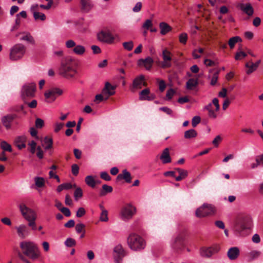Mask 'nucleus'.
Segmentation results:
<instances>
[{
    "label": "nucleus",
    "mask_w": 263,
    "mask_h": 263,
    "mask_svg": "<svg viewBox=\"0 0 263 263\" xmlns=\"http://www.w3.org/2000/svg\"><path fill=\"white\" fill-rule=\"evenodd\" d=\"M116 87L111 85L109 82H106L105 86L102 90V93L105 97V100H106L108 98L115 93V89Z\"/></svg>",
    "instance_id": "4468645a"
},
{
    "label": "nucleus",
    "mask_w": 263,
    "mask_h": 263,
    "mask_svg": "<svg viewBox=\"0 0 263 263\" xmlns=\"http://www.w3.org/2000/svg\"><path fill=\"white\" fill-rule=\"evenodd\" d=\"M153 25L152 22L151 20H146L145 22L143 24V28L148 30Z\"/></svg>",
    "instance_id": "13d9d810"
},
{
    "label": "nucleus",
    "mask_w": 263,
    "mask_h": 263,
    "mask_svg": "<svg viewBox=\"0 0 263 263\" xmlns=\"http://www.w3.org/2000/svg\"><path fill=\"white\" fill-rule=\"evenodd\" d=\"M220 249L219 245L215 244L210 247H202L200 248V255L206 258H210L213 255L217 254Z\"/></svg>",
    "instance_id": "423d86ee"
},
{
    "label": "nucleus",
    "mask_w": 263,
    "mask_h": 263,
    "mask_svg": "<svg viewBox=\"0 0 263 263\" xmlns=\"http://www.w3.org/2000/svg\"><path fill=\"white\" fill-rule=\"evenodd\" d=\"M171 52L166 49H165L162 51V58L163 60L167 62L168 61H170L172 59L171 56Z\"/></svg>",
    "instance_id": "79ce46f5"
},
{
    "label": "nucleus",
    "mask_w": 263,
    "mask_h": 263,
    "mask_svg": "<svg viewBox=\"0 0 263 263\" xmlns=\"http://www.w3.org/2000/svg\"><path fill=\"white\" fill-rule=\"evenodd\" d=\"M189 235V231L186 227L180 226L179 228L177 235L171 242V247L175 252L179 253L183 250Z\"/></svg>",
    "instance_id": "f257e3e1"
},
{
    "label": "nucleus",
    "mask_w": 263,
    "mask_h": 263,
    "mask_svg": "<svg viewBox=\"0 0 263 263\" xmlns=\"http://www.w3.org/2000/svg\"><path fill=\"white\" fill-rule=\"evenodd\" d=\"M218 72L217 70L214 71L213 72V74L211 82V84L212 85H214L216 83L217 78H218Z\"/></svg>",
    "instance_id": "864d4df0"
},
{
    "label": "nucleus",
    "mask_w": 263,
    "mask_h": 263,
    "mask_svg": "<svg viewBox=\"0 0 263 263\" xmlns=\"http://www.w3.org/2000/svg\"><path fill=\"white\" fill-rule=\"evenodd\" d=\"M187 75L190 77H192L189 79L186 84V89L188 90H193L195 89L198 85L199 75L196 74L193 76L190 72L187 73Z\"/></svg>",
    "instance_id": "dca6fc26"
},
{
    "label": "nucleus",
    "mask_w": 263,
    "mask_h": 263,
    "mask_svg": "<svg viewBox=\"0 0 263 263\" xmlns=\"http://www.w3.org/2000/svg\"><path fill=\"white\" fill-rule=\"evenodd\" d=\"M261 252L259 251L253 250L250 252L248 254V257L250 260L257 259L260 255Z\"/></svg>",
    "instance_id": "ea45409f"
},
{
    "label": "nucleus",
    "mask_w": 263,
    "mask_h": 263,
    "mask_svg": "<svg viewBox=\"0 0 263 263\" xmlns=\"http://www.w3.org/2000/svg\"><path fill=\"white\" fill-rule=\"evenodd\" d=\"M71 171L73 175L74 176H77L79 173V166L76 164H73L71 166Z\"/></svg>",
    "instance_id": "052dcab7"
},
{
    "label": "nucleus",
    "mask_w": 263,
    "mask_h": 263,
    "mask_svg": "<svg viewBox=\"0 0 263 263\" xmlns=\"http://www.w3.org/2000/svg\"><path fill=\"white\" fill-rule=\"evenodd\" d=\"M59 73L62 77L70 79L74 76L77 73V70L74 67H60Z\"/></svg>",
    "instance_id": "9b49d317"
},
{
    "label": "nucleus",
    "mask_w": 263,
    "mask_h": 263,
    "mask_svg": "<svg viewBox=\"0 0 263 263\" xmlns=\"http://www.w3.org/2000/svg\"><path fill=\"white\" fill-rule=\"evenodd\" d=\"M26 47L21 43L14 45L10 50L9 58L12 61L21 60L24 55Z\"/></svg>",
    "instance_id": "39448f33"
},
{
    "label": "nucleus",
    "mask_w": 263,
    "mask_h": 263,
    "mask_svg": "<svg viewBox=\"0 0 263 263\" xmlns=\"http://www.w3.org/2000/svg\"><path fill=\"white\" fill-rule=\"evenodd\" d=\"M201 121V118L199 116H195L192 119V125L195 127Z\"/></svg>",
    "instance_id": "6e6d98bb"
},
{
    "label": "nucleus",
    "mask_w": 263,
    "mask_h": 263,
    "mask_svg": "<svg viewBox=\"0 0 263 263\" xmlns=\"http://www.w3.org/2000/svg\"><path fill=\"white\" fill-rule=\"evenodd\" d=\"M81 9L83 12H88L92 8L91 0H80Z\"/></svg>",
    "instance_id": "5701e85b"
},
{
    "label": "nucleus",
    "mask_w": 263,
    "mask_h": 263,
    "mask_svg": "<svg viewBox=\"0 0 263 263\" xmlns=\"http://www.w3.org/2000/svg\"><path fill=\"white\" fill-rule=\"evenodd\" d=\"M175 171L176 173L177 172L179 174L178 176L175 177V180L177 181H180L187 176L188 172L186 170L181 169L180 168H176Z\"/></svg>",
    "instance_id": "cd10ccee"
},
{
    "label": "nucleus",
    "mask_w": 263,
    "mask_h": 263,
    "mask_svg": "<svg viewBox=\"0 0 263 263\" xmlns=\"http://www.w3.org/2000/svg\"><path fill=\"white\" fill-rule=\"evenodd\" d=\"M160 159L162 161V162L163 164H166L168 163H170L171 162L172 159L169 153V148H165L162 152Z\"/></svg>",
    "instance_id": "b1692460"
},
{
    "label": "nucleus",
    "mask_w": 263,
    "mask_h": 263,
    "mask_svg": "<svg viewBox=\"0 0 263 263\" xmlns=\"http://www.w3.org/2000/svg\"><path fill=\"white\" fill-rule=\"evenodd\" d=\"M64 244L67 247H72L76 245V241L72 238H68L65 241Z\"/></svg>",
    "instance_id": "37998d69"
},
{
    "label": "nucleus",
    "mask_w": 263,
    "mask_h": 263,
    "mask_svg": "<svg viewBox=\"0 0 263 263\" xmlns=\"http://www.w3.org/2000/svg\"><path fill=\"white\" fill-rule=\"evenodd\" d=\"M175 93V91L173 89H170L167 90L166 93V97L168 100H171L174 95Z\"/></svg>",
    "instance_id": "338daca9"
},
{
    "label": "nucleus",
    "mask_w": 263,
    "mask_h": 263,
    "mask_svg": "<svg viewBox=\"0 0 263 263\" xmlns=\"http://www.w3.org/2000/svg\"><path fill=\"white\" fill-rule=\"evenodd\" d=\"M36 219V217L33 218L31 219L27 220L28 221V227H30L32 230H36V226L35 223V220Z\"/></svg>",
    "instance_id": "8fccbe9b"
},
{
    "label": "nucleus",
    "mask_w": 263,
    "mask_h": 263,
    "mask_svg": "<svg viewBox=\"0 0 263 263\" xmlns=\"http://www.w3.org/2000/svg\"><path fill=\"white\" fill-rule=\"evenodd\" d=\"M153 60L152 58L148 57L145 59H140L138 61V66H146L149 65L151 66L153 63Z\"/></svg>",
    "instance_id": "72a5a7b5"
},
{
    "label": "nucleus",
    "mask_w": 263,
    "mask_h": 263,
    "mask_svg": "<svg viewBox=\"0 0 263 263\" xmlns=\"http://www.w3.org/2000/svg\"><path fill=\"white\" fill-rule=\"evenodd\" d=\"M20 248L23 251V253L32 259L38 258L41 255V252L37 246L31 241H22L20 243Z\"/></svg>",
    "instance_id": "7ed1b4c3"
},
{
    "label": "nucleus",
    "mask_w": 263,
    "mask_h": 263,
    "mask_svg": "<svg viewBox=\"0 0 263 263\" xmlns=\"http://www.w3.org/2000/svg\"><path fill=\"white\" fill-rule=\"evenodd\" d=\"M100 177L106 181L111 180V177L106 172H103L100 173Z\"/></svg>",
    "instance_id": "4d7b16f0"
},
{
    "label": "nucleus",
    "mask_w": 263,
    "mask_h": 263,
    "mask_svg": "<svg viewBox=\"0 0 263 263\" xmlns=\"http://www.w3.org/2000/svg\"><path fill=\"white\" fill-rule=\"evenodd\" d=\"M197 136V132L194 129H191L184 132V137L185 139H192Z\"/></svg>",
    "instance_id": "f704fd0d"
},
{
    "label": "nucleus",
    "mask_w": 263,
    "mask_h": 263,
    "mask_svg": "<svg viewBox=\"0 0 263 263\" xmlns=\"http://www.w3.org/2000/svg\"><path fill=\"white\" fill-rule=\"evenodd\" d=\"M60 211L66 217H69L71 215V212L69 209L67 208L64 207L60 209Z\"/></svg>",
    "instance_id": "e2e57ef3"
},
{
    "label": "nucleus",
    "mask_w": 263,
    "mask_h": 263,
    "mask_svg": "<svg viewBox=\"0 0 263 263\" xmlns=\"http://www.w3.org/2000/svg\"><path fill=\"white\" fill-rule=\"evenodd\" d=\"M15 229L18 236L21 238H25L30 235V231L28 227L25 224H22L16 227Z\"/></svg>",
    "instance_id": "f3484780"
},
{
    "label": "nucleus",
    "mask_w": 263,
    "mask_h": 263,
    "mask_svg": "<svg viewBox=\"0 0 263 263\" xmlns=\"http://www.w3.org/2000/svg\"><path fill=\"white\" fill-rule=\"evenodd\" d=\"M240 254V250L237 247L230 248L227 252V256L231 260L236 259Z\"/></svg>",
    "instance_id": "412c9836"
},
{
    "label": "nucleus",
    "mask_w": 263,
    "mask_h": 263,
    "mask_svg": "<svg viewBox=\"0 0 263 263\" xmlns=\"http://www.w3.org/2000/svg\"><path fill=\"white\" fill-rule=\"evenodd\" d=\"M34 19L35 21L41 20L42 21H44L46 19V16L45 14L44 13L39 12V11L37 12H34L33 14Z\"/></svg>",
    "instance_id": "a19ab883"
},
{
    "label": "nucleus",
    "mask_w": 263,
    "mask_h": 263,
    "mask_svg": "<svg viewBox=\"0 0 263 263\" xmlns=\"http://www.w3.org/2000/svg\"><path fill=\"white\" fill-rule=\"evenodd\" d=\"M100 219L102 221H107L108 220V212L106 210H103V211L101 212Z\"/></svg>",
    "instance_id": "3c124183"
},
{
    "label": "nucleus",
    "mask_w": 263,
    "mask_h": 263,
    "mask_svg": "<svg viewBox=\"0 0 263 263\" xmlns=\"http://www.w3.org/2000/svg\"><path fill=\"white\" fill-rule=\"evenodd\" d=\"M242 39L239 36H235L230 38L228 42V44L231 49L234 48L235 44L237 43L241 42Z\"/></svg>",
    "instance_id": "c756f323"
},
{
    "label": "nucleus",
    "mask_w": 263,
    "mask_h": 263,
    "mask_svg": "<svg viewBox=\"0 0 263 263\" xmlns=\"http://www.w3.org/2000/svg\"><path fill=\"white\" fill-rule=\"evenodd\" d=\"M86 213V211L83 208H80L78 210L76 214L77 217H81L83 216Z\"/></svg>",
    "instance_id": "bf43d9fd"
},
{
    "label": "nucleus",
    "mask_w": 263,
    "mask_h": 263,
    "mask_svg": "<svg viewBox=\"0 0 263 263\" xmlns=\"http://www.w3.org/2000/svg\"><path fill=\"white\" fill-rule=\"evenodd\" d=\"M20 209L22 215L26 220L36 217L34 211L27 207L24 204H20Z\"/></svg>",
    "instance_id": "ddd939ff"
},
{
    "label": "nucleus",
    "mask_w": 263,
    "mask_h": 263,
    "mask_svg": "<svg viewBox=\"0 0 263 263\" xmlns=\"http://www.w3.org/2000/svg\"><path fill=\"white\" fill-rule=\"evenodd\" d=\"M240 8L241 10H242L245 13L248 14L249 16H251L253 15L254 12V10L252 6L250 4L248 3L246 5L243 4H241L240 5Z\"/></svg>",
    "instance_id": "bb28decb"
},
{
    "label": "nucleus",
    "mask_w": 263,
    "mask_h": 263,
    "mask_svg": "<svg viewBox=\"0 0 263 263\" xmlns=\"http://www.w3.org/2000/svg\"><path fill=\"white\" fill-rule=\"evenodd\" d=\"M136 212V208L131 204H126L121 210V217L124 221L130 219Z\"/></svg>",
    "instance_id": "6e6552de"
},
{
    "label": "nucleus",
    "mask_w": 263,
    "mask_h": 263,
    "mask_svg": "<svg viewBox=\"0 0 263 263\" xmlns=\"http://www.w3.org/2000/svg\"><path fill=\"white\" fill-rule=\"evenodd\" d=\"M63 93L62 89L59 88H51L44 93V96L46 99H51L54 101L58 96L61 95Z\"/></svg>",
    "instance_id": "2eb2a0df"
},
{
    "label": "nucleus",
    "mask_w": 263,
    "mask_h": 263,
    "mask_svg": "<svg viewBox=\"0 0 263 263\" xmlns=\"http://www.w3.org/2000/svg\"><path fill=\"white\" fill-rule=\"evenodd\" d=\"M155 98V95L151 93L148 88L144 89L140 92L139 99L140 100L152 101Z\"/></svg>",
    "instance_id": "6ab92c4d"
},
{
    "label": "nucleus",
    "mask_w": 263,
    "mask_h": 263,
    "mask_svg": "<svg viewBox=\"0 0 263 263\" xmlns=\"http://www.w3.org/2000/svg\"><path fill=\"white\" fill-rule=\"evenodd\" d=\"M76 190L74 192V197L76 200L83 196V191L80 187H75Z\"/></svg>",
    "instance_id": "a18cd8bd"
},
{
    "label": "nucleus",
    "mask_w": 263,
    "mask_h": 263,
    "mask_svg": "<svg viewBox=\"0 0 263 263\" xmlns=\"http://www.w3.org/2000/svg\"><path fill=\"white\" fill-rule=\"evenodd\" d=\"M142 3L141 2H138L135 7L133 9V11L134 12H139L142 8Z\"/></svg>",
    "instance_id": "69168bd1"
},
{
    "label": "nucleus",
    "mask_w": 263,
    "mask_h": 263,
    "mask_svg": "<svg viewBox=\"0 0 263 263\" xmlns=\"http://www.w3.org/2000/svg\"><path fill=\"white\" fill-rule=\"evenodd\" d=\"M142 86H146L147 83L144 81V77L140 75L136 77L133 81V87L135 89L141 88Z\"/></svg>",
    "instance_id": "a211bd4d"
},
{
    "label": "nucleus",
    "mask_w": 263,
    "mask_h": 263,
    "mask_svg": "<svg viewBox=\"0 0 263 263\" xmlns=\"http://www.w3.org/2000/svg\"><path fill=\"white\" fill-rule=\"evenodd\" d=\"M128 247L135 251H140L146 246V241L140 235L133 233L129 235L127 239Z\"/></svg>",
    "instance_id": "20e7f679"
},
{
    "label": "nucleus",
    "mask_w": 263,
    "mask_h": 263,
    "mask_svg": "<svg viewBox=\"0 0 263 263\" xmlns=\"http://www.w3.org/2000/svg\"><path fill=\"white\" fill-rule=\"evenodd\" d=\"M188 39V36L186 33H182L179 35V42L183 44H185Z\"/></svg>",
    "instance_id": "de8ad7c7"
},
{
    "label": "nucleus",
    "mask_w": 263,
    "mask_h": 263,
    "mask_svg": "<svg viewBox=\"0 0 263 263\" xmlns=\"http://www.w3.org/2000/svg\"><path fill=\"white\" fill-rule=\"evenodd\" d=\"M112 254L116 263H121L126 255V251L121 244H118L114 247Z\"/></svg>",
    "instance_id": "9d476101"
},
{
    "label": "nucleus",
    "mask_w": 263,
    "mask_h": 263,
    "mask_svg": "<svg viewBox=\"0 0 263 263\" xmlns=\"http://www.w3.org/2000/svg\"><path fill=\"white\" fill-rule=\"evenodd\" d=\"M44 121L40 118L35 120V126L36 128H42L44 126Z\"/></svg>",
    "instance_id": "0e129e2a"
},
{
    "label": "nucleus",
    "mask_w": 263,
    "mask_h": 263,
    "mask_svg": "<svg viewBox=\"0 0 263 263\" xmlns=\"http://www.w3.org/2000/svg\"><path fill=\"white\" fill-rule=\"evenodd\" d=\"M215 212V209L211 204L204 203L196 210L195 214L197 217H203L213 215Z\"/></svg>",
    "instance_id": "0eeeda50"
},
{
    "label": "nucleus",
    "mask_w": 263,
    "mask_h": 263,
    "mask_svg": "<svg viewBox=\"0 0 263 263\" xmlns=\"http://www.w3.org/2000/svg\"><path fill=\"white\" fill-rule=\"evenodd\" d=\"M121 179H124L125 181L127 183H130L132 178L131 177V175L129 172H128L126 170H124L122 171V174H120L118 175L117 177V180H120Z\"/></svg>",
    "instance_id": "393cba45"
},
{
    "label": "nucleus",
    "mask_w": 263,
    "mask_h": 263,
    "mask_svg": "<svg viewBox=\"0 0 263 263\" xmlns=\"http://www.w3.org/2000/svg\"><path fill=\"white\" fill-rule=\"evenodd\" d=\"M35 185L39 187H42L44 185L45 181L43 178L36 177L35 178Z\"/></svg>",
    "instance_id": "c03bdc74"
},
{
    "label": "nucleus",
    "mask_w": 263,
    "mask_h": 263,
    "mask_svg": "<svg viewBox=\"0 0 263 263\" xmlns=\"http://www.w3.org/2000/svg\"><path fill=\"white\" fill-rule=\"evenodd\" d=\"M42 145L44 147L45 150H49L51 149L53 146L52 139L48 137H45L44 138Z\"/></svg>",
    "instance_id": "2f4dec72"
},
{
    "label": "nucleus",
    "mask_w": 263,
    "mask_h": 263,
    "mask_svg": "<svg viewBox=\"0 0 263 263\" xmlns=\"http://www.w3.org/2000/svg\"><path fill=\"white\" fill-rule=\"evenodd\" d=\"M252 223V220L250 215H241L237 219L234 230L237 235L247 236L251 228Z\"/></svg>",
    "instance_id": "f03ea898"
},
{
    "label": "nucleus",
    "mask_w": 263,
    "mask_h": 263,
    "mask_svg": "<svg viewBox=\"0 0 263 263\" xmlns=\"http://www.w3.org/2000/svg\"><path fill=\"white\" fill-rule=\"evenodd\" d=\"M215 225L218 228L224 229L225 225L223 221L221 220H217L215 222Z\"/></svg>",
    "instance_id": "774afa93"
},
{
    "label": "nucleus",
    "mask_w": 263,
    "mask_h": 263,
    "mask_svg": "<svg viewBox=\"0 0 263 263\" xmlns=\"http://www.w3.org/2000/svg\"><path fill=\"white\" fill-rule=\"evenodd\" d=\"M80 64V61L69 56L65 58L64 64L62 66H78Z\"/></svg>",
    "instance_id": "a878e982"
},
{
    "label": "nucleus",
    "mask_w": 263,
    "mask_h": 263,
    "mask_svg": "<svg viewBox=\"0 0 263 263\" xmlns=\"http://www.w3.org/2000/svg\"><path fill=\"white\" fill-rule=\"evenodd\" d=\"M104 99L105 100V97L103 95L102 93L98 94L96 96L94 102L96 103H99L100 102L102 101Z\"/></svg>",
    "instance_id": "680f3d73"
},
{
    "label": "nucleus",
    "mask_w": 263,
    "mask_h": 263,
    "mask_svg": "<svg viewBox=\"0 0 263 263\" xmlns=\"http://www.w3.org/2000/svg\"><path fill=\"white\" fill-rule=\"evenodd\" d=\"M16 117V114H9L2 117V122L7 129L11 128V123Z\"/></svg>",
    "instance_id": "aec40b11"
},
{
    "label": "nucleus",
    "mask_w": 263,
    "mask_h": 263,
    "mask_svg": "<svg viewBox=\"0 0 263 263\" xmlns=\"http://www.w3.org/2000/svg\"><path fill=\"white\" fill-rule=\"evenodd\" d=\"M85 181L86 183L89 186L93 188L96 184V181L94 179V177L91 175L87 176L85 177Z\"/></svg>",
    "instance_id": "c9c22d12"
},
{
    "label": "nucleus",
    "mask_w": 263,
    "mask_h": 263,
    "mask_svg": "<svg viewBox=\"0 0 263 263\" xmlns=\"http://www.w3.org/2000/svg\"><path fill=\"white\" fill-rule=\"evenodd\" d=\"M112 190V187L111 186L103 184L102 186V189L100 191L99 195L101 197L104 196L107 194L111 193Z\"/></svg>",
    "instance_id": "473e14b6"
},
{
    "label": "nucleus",
    "mask_w": 263,
    "mask_h": 263,
    "mask_svg": "<svg viewBox=\"0 0 263 263\" xmlns=\"http://www.w3.org/2000/svg\"><path fill=\"white\" fill-rule=\"evenodd\" d=\"M65 46L67 48H74L76 46V44L74 41L69 40L65 42Z\"/></svg>",
    "instance_id": "5fc2aeb1"
},
{
    "label": "nucleus",
    "mask_w": 263,
    "mask_h": 263,
    "mask_svg": "<svg viewBox=\"0 0 263 263\" xmlns=\"http://www.w3.org/2000/svg\"><path fill=\"white\" fill-rule=\"evenodd\" d=\"M160 33L162 35H165L172 30V27L165 22H161L159 24Z\"/></svg>",
    "instance_id": "7c9ffc66"
},
{
    "label": "nucleus",
    "mask_w": 263,
    "mask_h": 263,
    "mask_svg": "<svg viewBox=\"0 0 263 263\" xmlns=\"http://www.w3.org/2000/svg\"><path fill=\"white\" fill-rule=\"evenodd\" d=\"M27 140V137L25 135L17 136L15 138L14 142L16 146L20 149H22L26 147L25 142Z\"/></svg>",
    "instance_id": "4be33fe9"
},
{
    "label": "nucleus",
    "mask_w": 263,
    "mask_h": 263,
    "mask_svg": "<svg viewBox=\"0 0 263 263\" xmlns=\"http://www.w3.org/2000/svg\"><path fill=\"white\" fill-rule=\"evenodd\" d=\"M99 41L104 43H112L114 41V37L109 30H102L97 35Z\"/></svg>",
    "instance_id": "f8f14e48"
},
{
    "label": "nucleus",
    "mask_w": 263,
    "mask_h": 263,
    "mask_svg": "<svg viewBox=\"0 0 263 263\" xmlns=\"http://www.w3.org/2000/svg\"><path fill=\"white\" fill-rule=\"evenodd\" d=\"M20 34H24V35L20 38V40L26 41L27 42L32 44L35 43V41L33 37L31 36L29 32H23L22 33H20Z\"/></svg>",
    "instance_id": "c85d7f7f"
},
{
    "label": "nucleus",
    "mask_w": 263,
    "mask_h": 263,
    "mask_svg": "<svg viewBox=\"0 0 263 263\" xmlns=\"http://www.w3.org/2000/svg\"><path fill=\"white\" fill-rule=\"evenodd\" d=\"M28 144L30 146V152L31 154H34L36 151V143L34 140H32Z\"/></svg>",
    "instance_id": "09e8293b"
},
{
    "label": "nucleus",
    "mask_w": 263,
    "mask_h": 263,
    "mask_svg": "<svg viewBox=\"0 0 263 263\" xmlns=\"http://www.w3.org/2000/svg\"><path fill=\"white\" fill-rule=\"evenodd\" d=\"M85 226L83 223H78L76 226V231L78 233H81L85 231Z\"/></svg>",
    "instance_id": "603ef678"
},
{
    "label": "nucleus",
    "mask_w": 263,
    "mask_h": 263,
    "mask_svg": "<svg viewBox=\"0 0 263 263\" xmlns=\"http://www.w3.org/2000/svg\"><path fill=\"white\" fill-rule=\"evenodd\" d=\"M123 46L125 49L128 51H131L134 47L133 42L129 41L127 42H124L123 43Z\"/></svg>",
    "instance_id": "49530a36"
},
{
    "label": "nucleus",
    "mask_w": 263,
    "mask_h": 263,
    "mask_svg": "<svg viewBox=\"0 0 263 263\" xmlns=\"http://www.w3.org/2000/svg\"><path fill=\"white\" fill-rule=\"evenodd\" d=\"M73 51L77 54L82 55L85 52V48L82 45H76L73 48Z\"/></svg>",
    "instance_id": "4c0bfd02"
},
{
    "label": "nucleus",
    "mask_w": 263,
    "mask_h": 263,
    "mask_svg": "<svg viewBox=\"0 0 263 263\" xmlns=\"http://www.w3.org/2000/svg\"><path fill=\"white\" fill-rule=\"evenodd\" d=\"M36 90V84L34 83L25 84L22 90V97L25 101L27 98H32L34 96Z\"/></svg>",
    "instance_id": "1a4fd4ad"
},
{
    "label": "nucleus",
    "mask_w": 263,
    "mask_h": 263,
    "mask_svg": "<svg viewBox=\"0 0 263 263\" xmlns=\"http://www.w3.org/2000/svg\"><path fill=\"white\" fill-rule=\"evenodd\" d=\"M247 55V53L243 51L240 48H239L235 53V59L236 60H241Z\"/></svg>",
    "instance_id": "e433bc0d"
},
{
    "label": "nucleus",
    "mask_w": 263,
    "mask_h": 263,
    "mask_svg": "<svg viewBox=\"0 0 263 263\" xmlns=\"http://www.w3.org/2000/svg\"><path fill=\"white\" fill-rule=\"evenodd\" d=\"M1 147L3 150V152L8 151L11 152L12 149L10 144L8 143L5 141H3L1 143Z\"/></svg>",
    "instance_id": "58836bf2"
}]
</instances>
